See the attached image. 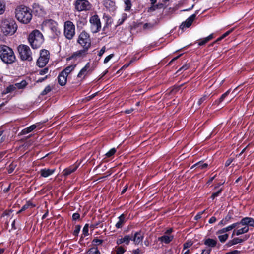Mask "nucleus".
<instances>
[{
    "label": "nucleus",
    "instance_id": "nucleus-17",
    "mask_svg": "<svg viewBox=\"0 0 254 254\" xmlns=\"http://www.w3.org/2000/svg\"><path fill=\"white\" fill-rule=\"evenodd\" d=\"M90 67V64L88 63L86 65L80 70V71L78 74L77 77L80 78L82 76H85L87 74L88 72L89 71L88 70Z\"/></svg>",
    "mask_w": 254,
    "mask_h": 254
},
{
    "label": "nucleus",
    "instance_id": "nucleus-15",
    "mask_svg": "<svg viewBox=\"0 0 254 254\" xmlns=\"http://www.w3.org/2000/svg\"><path fill=\"white\" fill-rule=\"evenodd\" d=\"M49 60V58L40 56L37 60V65L40 67H43L48 63Z\"/></svg>",
    "mask_w": 254,
    "mask_h": 254
},
{
    "label": "nucleus",
    "instance_id": "nucleus-11",
    "mask_svg": "<svg viewBox=\"0 0 254 254\" xmlns=\"http://www.w3.org/2000/svg\"><path fill=\"white\" fill-rule=\"evenodd\" d=\"M132 237V241H133L135 245H138L143 240L144 236L143 233L141 231L136 232L133 235H131Z\"/></svg>",
    "mask_w": 254,
    "mask_h": 254
},
{
    "label": "nucleus",
    "instance_id": "nucleus-62",
    "mask_svg": "<svg viewBox=\"0 0 254 254\" xmlns=\"http://www.w3.org/2000/svg\"><path fill=\"white\" fill-rule=\"evenodd\" d=\"M211 251V249L208 250H203L201 254H209Z\"/></svg>",
    "mask_w": 254,
    "mask_h": 254
},
{
    "label": "nucleus",
    "instance_id": "nucleus-7",
    "mask_svg": "<svg viewBox=\"0 0 254 254\" xmlns=\"http://www.w3.org/2000/svg\"><path fill=\"white\" fill-rule=\"evenodd\" d=\"M64 34L68 40L72 39L75 35V26L72 22L67 21L65 22Z\"/></svg>",
    "mask_w": 254,
    "mask_h": 254
},
{
    "label": "nucleus",
    "instance_id": "nucleus-56",
    "mask_svg": "<svg viewBox=\"0 0 254 254\" xmlns=\"http://www.w3.org/2000/svg\"><path fill=\"white\" fill-rule=\"evenodd\" d=\"M192 245V243L191 242H186L184 244V249H187L188 248L190 247Z\"/></svg>",
    "mask_w": 254,
    "mask_h": 254
},
{
    "label": "nucleus",
    "instance_id": "nucleus-38",
    "mask_svg": "<svg viewBox=\"0 0 254 254\" xmlns=\"http://www.w3.org/2000/svg\"><path fill=\"white\" fill-rule=\"evenodd\" d=\"M51 88L49 85H48L46 87L44 90L42 92L41 95L44 96L46 95L47 93L50 92L51 91Z\"/></svg>",
    "mask_w": 254,
    "mask_h": 254
},
{
    "label": "nucleus",
    "instance_id": "nucleus-50",
    "mask_svg": "<svg viewBox=\"0 0 254 254\" xmlns=\"http://www.w3.org/2000/svg\"><path fill=\"white\" fill-rule=\"evenodd\" d=\"M87 51V50H85V49L84 48V50H80L75 53L73 56H80L83 53H85Z\"/></svg>",
    "mask_w": 254,
    "mask_h": 254
},
{
    "label": "nucleus",
    "instance_id": "nucleus-10",
    "mask_svg": "<svg viewBox=\"0 0 254 254\" xmlns=\"http://www.w3.org/2000/svg\"><path fill=\"white\" fill-rule=\"evenodd\" d=\"M198 12V11H196L195 14H192L191 16L189 17L185 22H183L181 24V25L180 26V28L182 29H183L185 27H189L192 24V22L196 17V14H197Z\"/></svg>",
    "mask_w": 254,
    "mask_h": 254
},
{
    "label": "nucleus",
    "instance_id": "nucleus-29",
    "mask_svg": "<svg viewBox=\"0 0 254 254\" xmlns=\"http://www.w3.org/2000/svg\"><path fill=\"white\" fill-rule=\"evenodd\" d=\"M208 166V164L207 163L202 164L201 162H199L194 165H193L191 167V169H193L195 167H197V168H200L201 169H204L206 168Z\"/></svg>",
    "mask_w": 254,
    "mask_h": 254
},
{
    "label": "nucleus",
    "instance_id": "nucleus-31",
    "mask_svg": "<svg viewBox=\"0 0 254 254\" xmlns=\"http://www.w3.org/2000/svg\"><path fill=\"white\" fill-rule=\"evenodd\" d=\"M16 85H10L8 87H7L5 90V91H4L3 92V94H7V93H10V92H12L14 91H15L16 89Z\"/></svg>",
    "mask_w": 254,
    "mask_h": 254
},
{
    "label": "nucleus",
    "instance_id": "nucleus-1",
    "mask_svg": "<svg viewBox=\"0 0 254 254\" xmlns=\"http://www.w3.org/2000/svg\"><path fill=\"white\" fill-rule=\"evenodd\" d=\"M15 13L17 19L22 23L28 24L32 19L31 10L26 6L22 5L17 6L15 9Z\"/></svg>",
    "mask_w": 254,
    "mask_h": 254
},
{
    "label": "nucleus",
    "instance_id": "nucleus-35",
    "mask_svg": "<svg viewBox=\"0 0 254 254\" xmlns=\"http://www.w3.org/2000/svg\"><path fill=\"white\" fill-rule=\"evenodd\" d=\"M86 22H87V21L84 18H80L77 21V27H80L82 28V27L83 25H84L86 23Z\"/></svg>",
    "mask_w": 254,
    "mask_h": 254
},
{
    "label": "nucleus",
    "instance_id": "nucleus-20",
    "mask_svg": "<svg viewBox=\"0 0 254 254\" xmlns=\"http://www.w3.org/2000/svg\"><path fill=\"white\" fill-rule=\"evenodd\" d=\"M173 239V236H168L167 235H163L158 238V240L166 244L169 243Z\"/></svg>",
    "mask_w": 254,
    "mask_h": 254
},
{
    "label": "nucleus",
    "instance_id": "nucleus-52",
    "mask_svg": "<svg viewBox=\"0 0 254 254\" xmlns=\"http://www.w3.org/2000/svg\"><path fill=\"white\" fill-rule=\"evenodd\" d=\"M189 67V65L188 64H186L184 65L183 66H182L177 71V73H179L182 70H185L187 69Z\"/></svg>",
    "mask_w": 254,
    "mask_h": 254
},
{
    "label": "nucleus",
    "instance_id": "nucleus-13",
    "mask_svg": "<svg viewBox=\"0 0 254 254\" xmlns=\"http://www.w3.org/2000/svg\"><path fill=\"white\" fill-rule=\"evenodd\" d=\"M103 4L109 10L113 11L115 9V3L111 0H104Z\"/></svg>",
    "mask_w": 254,
    "mask_h": 254
},
{
    "label": "nucleus",
    "instance_id": "nucleus-44",
    "mask_svg": "<svg viewBox=\"0 0 254 254\" xmlns=\"http://www.w3.org/2000/svg\"><path fill=\"white\" fill-rule=\"evenodd\" d=\"M230 230H231V229H230V227L229 226H228V227H227L226 228H223V229L219 230L218 231V233H219V234H222V233H225L226 232H228L229 231H230Z\"/></svg>",
    "mask_w": 254,
    "mask_h": 254
},
{
    "label": "nucleus",
    "instance_id": "nucleus-58",
    "mask_svg": "<svg viewBox=\"0 0 254 254\" xmlns=\"http://www.w3.org/2000/svg\"><path fill=\"white\" fill-rule=\"evenodd\" d=\"M233 161V159L230 158L228 159L226 162H225V167H227L230 165V164Z\"/></svg>",
    "mask_w": 254,
    "mask_h": 254
},
{
    "label": "nucleus",
    "instance_id": "nucleus-51",
    "mask_svg": "<svg viewBox=\"0 0 254 254\" xmlns=\"http://www.w3.org/2000/svg\"><path fill=\"white\" fill-rule=\"evenodd\" d=\"M113 57H114V54H111L108 55L105 58L104 63L105 64L107 63L110 61V60L111 58H112Z\"/></svg>",
    "mask_w": 254,
    "mask_h": 254
},
{
    "label": "nucleus",
    "instance_id": "nucleus-21",
    "mask_svg": "<svg viewBox=\"0 0 254 254\" xmlns=\"http://www.w3.org/2000/svg\"><path fill=\"white\" fill-rule=\"evenodd\" d=\"M77 167L78 166H76L75 167H69L64 169L63 171V175L67 176L70 175V174L74 172L77 169Z\"/></svg>",
    "mask_w": 254,
    "mask_h": 254
},
{
    "label": "nucleus",
    "instance_id": "nucleus-5",
    "mask_svg": "<svg viewBox=\"0 0 254 254\" xmlns=\"http://www.w3.org/2000/svg\"><path fill=\"white\" fill-rule=\"evenodd\" d=\"M17 49L22 60L29 62L32 61V53L29 46L20 45L18 47Z\"/></svg>",
    "mask_w": 254,
    "mask_h": 254
},
{
    "label": "nucleus",
    "instance_id": "nucleus-32",
    "mask_svg": "<svg viewBox=\"0 0 254 254\" xmlns=\"http://www.w3.org/2000/svg\"><path fill=\"white\" fill-rule=\"evenodd\" d=\"M86 254H100L99 251L97 248H90L87 252Z\"/></svg>",
    "mask_w": 254,
    "mask_h": 254
},
{
    "label": "nucleus",
    "instance_id": "nucleus-3",
    "mask_svg": "<svg viewBox=\"0 0 254 254\" xmlns=\"http://www.w3.org/2000/svg\"><path fill=\"white\" fill-rule=\"evenodd\" d=\"M28 41L33 49H38L41 47L44 42L42 33L37 30L33 31L29 35Z\"/></svg>",
    "mask_w": 254,
    "mask_h": 254
},
{
    "label": "nucleus",
    "instance_id": "nucleus-42",
    "mask_svg": "<svg viewBox=\"0 0 254 254\" xmlns=\"http://www.w3.org/2000/svg\"><path fill=\"white\" fill-rule=\"evenodd\" d=\"M81 227L80 225H78L75 226V230L73 231V235L75 236H77L79 231L80 230Z\"/></svg>",
    "mask_w": 254,
    "mask_h": 254
},
{
    "label": "nucleus",
    "instance_id": "nucleus-14",
    "mask_svg": "<svg viewBox=\"0 0 254 254\" xmlns=\"http://www.w3.org/2000/svg\"><path fill=\"white\" fill-rule=\"evenodd\" d=\"M67 76L61 71L58 77L59 84L62 86L65 85L67 82Z\"/></svg>",
    "mask_w": 254,
    "mask_h": 254
},
{
    "label": "nucleus",
    "instance_id": "nucleus-19",
    "mask_svg": "<svg viewBox=\"0 0 254 254\" xmlns=\"http://www.w3.org/2000/svg\"><path fill=\"white\" fill-rule=\"evenodd\" d=\"M232 218V214L231 212H229L227 215L219 223V225H226L230 219Z\"/></svg>",
    "mask_w": 254,
    "mask_h": 254
},
{
    "label": "nucleus",
    "instance_id": "nucleus-57",
    "mask_svg": "<svg viewBox=\"0 0 254 254\" xmlns=\"http://www.w3.org/2000/svg\"><path fill=\"white\" fill-rule=\"evenodd\" d=\"M133 254H140L143 253V252L139 249H137L136 250H134L132 251Z\"/></svg>",
    "mask_w": 254,
    "mask_h": 254
},
{
    "label": "nucleus",
    "instance_id": "nucleus-26",
    "mask_svg": "<svg viewBox=\"0 0 254 254\" xmlns=\"http://www.w3.org/2000/svg\"><path fill=\"white\" fill-rule=\"evenodd\" d=\"M36 127V126L35 125H32L29 127H28L22 130L21 132V134L23 135L26 134L27 133H29L31 132L32 131H33L34 129H35Z\"/></svg>",
    "mask_w": 254,
    "mask_h": 254
},
{
    "label": "nucleus",
    "instance_id": "nucleus-24",
    "mask_svg": "<svg viewBox=\"0 0 254 254\" xmlns=\"http://www.w3.org/2000/svg\"><path fill=\"white\" fill-rule=\"evenodd\" d=\"M213 38V34H211L207 37L201 39L200 41L198 43V45L202 46L207 43L209 41L212 39Z\"/></svg>",
    "mask_w": 254,
    "mask_h": 254
},
{
    "label": "nucleus",
    "instance_id": "nucleus-25",
    "mask_svg": "<svg viewBox=\"0 0 254 254\" xmlns=\"http://www.w3.org/2000/svg\"><path fill=\"white\" fill-rule=\"evenodd\" d=\"M243 242H244V240H242L239 238H235L232 240L229 241L227 243V245L228 246H232L234 245L237 244L238 243H240Z\"/></svg>",
    "mask_w": 254,
    "mask_h": 254
},
{
    "label": "nucleus",
    "instance_id": "nucleus-60",
    "mask_svg": "<svg viewBox=\"0 0 254 254\" xmlns=\"http://www.w3.org/2000/svg\"><path fill=\"white\" fill-rule=\"evenodd\" d=\"M233 30V29H231V30L227 31L226 32H225L224 34H223L222 36V38H224L225 37H226V36H227L230 33H231Z\"/></svg>",
    "mask_w": 254,
    "mask_h": 254
},
{
    "label": "nucleus",
    "instance_id": "nucleus-4",
    "mask_svg": "<svg viewBox=\"0 0 254 254\" xmlns=\"http://www.w3.org/2000/svg\"><path fill=\"white\" fill-rule=\"evenodd\" d=\"M1 31L5 36L13 35L16 31L17 26L13 20H5L1 25Z\"/></svg>",
    "mask_w": 254,
    "mask_h": 254
},
{
    "label": "nucleus",
    "instance_id": "nucleus-16",
    "mask_svg": "<svg viewBox=\"0 0 254 254\" xmlns=\"http://www.w3.org/2000/svg\"><path fill=\"white\" fill-rule=\"evenodd\" d=\"M55 172V169H43L40 171L41 176L43 177H47L53 174Z\"/></svg>",
    "mask_w": 254,
    "mask_h": 254
},
{
    "label": "nucleus",
    "instance_id": "nucleus-53",
    "mask_svg": "<svg viewBox=\"0 0 254 254\" xmlns=\"http://www.w3.org/2000/svg\"><path fill=\"white\" fill-rule=\"evenodd\" d=\"M72 217L73 220L76 221L80 218V214L78 213H74Z\"/></svg>",
    "mask_w": 254,
    "mask_h": 254
},
{
    "label": "nucleus",
    "instance_id": "nucleus-49",
    "mask_svg": "<svg viewBox=\"0 0 254 254\" xmlns=\"http://www.w3.org/2000/svg\"><path fill=\"white\" fill-rule=\"evenodd\" d=\"M222 189H220L219 190H218L217 192L213 193L211 197L212 199H214L216 197H217L219 194L221 192Z\"/></svg>",
    "mask_w": 254,
    "mask_h": 254
},
{
    "label": "nucleus",
    "instance_id": "nucleus-18",
    "mask_svg": "<svg viewBox=\"0 0 254 254\" xmlns=\"http://www.w3.org/2000/svg\"><path fill=\"white\" fill-rule=\"evenodd\" d=\"M204 244L210 248H213L216 246L217 241L213 239L208 238L204 240Z\"/></svg>",
    "mask_w": 254,
    "mask_h": 254
},
{
    "label": "nucleus",
    "instance_id": "nucleus-34",
    "mask_svg": "<svg viewBox=\"0 0 254 254\" xmlns=\"http://www.w3.org/2000/svg\"><path fill=\"white\" fill-rule=\"evenodd\" d=\"M209 96L207 95H203L201 98H200L197 102V105L198 106L201 105L203 102L206 101L208 98Z\"/></svg>",
    "mask_w": 254,
    "mask_h": 254
},
{
    "label": "nucleus",
    "instance_id": "nucleus-22",
    "mask_svg": "<svg viewBox=\"0 0 254 254\" xmlns=\"http://www.w3.org/2000/svg\"><path fill=\"white\" fill-rule=\"evenodd\" d=\"M119 221L116 224V227L117 228H121L123 226V224L125 222V216L124 214H122L119 217Z\"/></svg>",
    "mask_w": 254,
    "mask_h": 254
},
{
    "label": "nucleus",
    "instance_id": "nucleus-54",
    "mask_svg": "<svg viewBox=\"0 0 254 254\" xmlns=\"http://www.w3.org/2000/svg\"><path fill=\"white\" fill-rule=\"evenodd\" d=\"M5 11V5L0 1V14H2Z\"/></svg>",
    "mask_w": 254,
    "mask_h": 254
},
{
    "label": "nucleus",
    "instance_id": "nucleus-46",
    "mask_svg": "<svg viewBox=\"0 0 254 254\" xmlns=\"http://www.w3.org/2000/svg\"><path fill=\"white\" fill-rule=\"evenodd\" d=\"M15 85L17 86L18 88H22L26 85V81H23L21 83L16 84Z\"/></svg>",
    "mask_w": 254,
    "mask_h": 254
},
{
    "label": "nucleus",
    "instance_id": "nucleus-47",
    "mask_svg": "<svg viewBox=\"0 0 254 254\" xmlns=\"http://www.w3.org/2000/svg\"><path fill=\"white\" fill-rule=\"evenodd\" d=\"M103 242V240L95 239L93 240V243L95 245H99L101 244Z\"/></svg>",
    "mask_w": 254,
    "mask_h": 254
},
{
    "label": "nucleus",
    "instance_id": "nucleus-43",
    "mask_svg": "<svg viewBox=\"0 0 254 254\" xmlns=\"http://www.w3.org/2000/svg\"><path fill=\"white\" fill-rule=\"evenodd\" d=\"M30 206H31L32 207H33L34 206L32 205L31 203L30 202H28L26 204H25L23 207L21 208V211H25L27 208H29Z\"/></svg>",
    "mask_w": 254,
    "mask_h": 254
},
{
    "label": "nucleus",
    "instance_id": "nucleus-63",
    "mask_svg": "<svg viewBox=\"0 0 254 254\" xmlns=\"http://www.w3.org/2000/svg\"><path fill=\"white\" fill-rule=\"evenodd\" d=\"M216 218L215 217L213 216V217H212L209 219V223L210 224H212V223H214L215 222H216Z\"/></svg>",
    "mask_w": 254,
    "mask_h": 254
},
{
    "label": "nucleus",
    "instance_id": "nucleus-33",
    "mask_svg": "<svg viewBox=\"0 0 254 254\" xmlns=\"http://www.w3.org/2000/svg\"><path fill=\"white\" fill-rule=\"evenodd\" d=\"M132 237L131 235H126L122 238L123 243H125L127 245H128L130 240H132Z\"/></svg>",
    "mask_w": 254,
    "mask_h": 254
},
{
    "label": "nucleus",
    "instance_id": "nucleus-45",
    "mask_svg": "<svg viewBox=\"0 0 254 254\" xmlns=\"http://www.w3.org/2000/svg\"><path fill=\"white\" fill-rule=\"evenodd\" d=\"M125 252V250L122 247H118L117 248V254H123Z\"/></svg>",
    "mask_w": 254,
    "mask_h": 254
},
{
    "label": "nucleus",
    "instance_id": "nucleus-48",
    "mask_svg": "<svg viewBox=\"0 0 254 254\" xmlns=\"http://www.w3.org/2000/svg\"><path fill=\"white\" fill-rule=\"evenodd\" d=\"M241 225V223H240V222H239L233 223L231 225L229 226V227H230V229L231 230L233 228H235L236 227H237V228H239L240 227Z\"/></svg>",
    "mask_w": 254,
    "mask_h": 254
},
{
    "label": "nucleus",
    "instance_id": "nucleus-37",
    "mask_svg": "<svg viewBox=\"0 0 254 254\" xmlns=\"http://www.w3.org/2000/svg\"><path fill=\"white\" fill-rule=\"evenodd\" d=\"M220 241L222 243L225 242L228 238V235L227 234L220 235L218 236Z\"/></svg>",
    "mask_w": 254,
    "mask_h": 254
},
{
    "label": "nucleus",
    "instance_id": "nucleus-64",
    "mask_svg": "<svg viewBox=\"0 0 254 254\" xmlns=\"http://www.w3.org/2000/svg\"><path fill=\"white\" fill-rule=\"evenodd\" d=\"M239 253H240V251H239L238 250H234V251H233L232 252L227 253L226 254H239Z\"/></svg>",
    "mask_w": 254,
    "mask_h": 254
},
{
    "label": "nucleus",
    "instance_id": "nucleus-27",
    "mask_svg": "<svg viewBox=\"0 0 254 254\" xmlns=\"http://www.w3.org/2000/svg\"><path fill=\"white\" fill-rule=\"evenodd\" d=\"M76 65H71L66 67L62 72L65 75L68 76V75L75 68Z\"/></svg>",
    "mask_w": 254,
    "mask_h": 254
},
{
    "label": "nucleus",
    "instance_id": "nucleus-41",
    "mask_svg": "<svg viewBox=\"0 0 254 254\" xmlns=\"http://www.w3.org/2000/svg\"><path fill=\"white\" fill-rule=\"evenodd\" d=\"M49 71V68L48 67H45L44 69H42L40 70H39V74L41 75H43L46 74H47Z\"/></svg>",
    "mask_w": 254,
    "mask_h": 254
},
{
    "label": "nucleus",
    "instance_id": "nucleus-55",
    "mask_svg": "<svg viewBox=\"0 0 254 254\" xmlns=\"http://www.w3.org/2000/svg\"><path fill=\"white\" fill-rule=\"evenodd\" d=\"M105 49H106V48L105 46L101 48V49L100 50L99 54H98L99 56L101 57L103 55V54L105 52Z\"/></svg>",
    "mask_w": 254,
    "mask_h": 254
},
{
    "label": "nucleus",
    "instance_id": "nucleus-39",
    "mask_svg": "<svg viewBox=\"0 0 254 254\" xmlns=\"http://www.w3.org/2000/svg\"><path fill=\"white\" fill-rule=\"evenodd\" d=\"M116 149L115 148H112L106 153V156L108 157H110L114 155Z\"/></svg>",
    "mask_w": 254,
    "mask_h": 254
},
{
    "label": "nucleus",
    "instance_id": "nucleus-59",
    "mask_svg": "<svg viewBox=\"0 0 254 254\" xmlns=\"http://www.w3.org/2000/svg\"><path fill=\"white\" fill-rule=\"evenodd\" d=\"M204 211L200 212L198 214H197L195 216V218H194L195 220H197L199 219L201 217V215L204 213Z\"/></svg>",
    "mask_w": 254,
    "mask_h": 254
},
{
    "label": "nucleus",
    "instance_id": "nucleus-12",
    "mask_svg": "<svg viewBox=\"0 0 254 254\" xmlns=\"http://www.w3.org/2000/svg\"><path fill=\"white\" fill-rule=\"evenodd\" d=\"M241 225H245L254 227V220L251 217H245L240 221Z\"/></svg>",
    "mask_w": 254,
    "mask_h": 254
},
{
    "label": "nucleus",
    "instance_id": "nucleus-40",
    "mask_svg": "<svg viewBox=\"0 0 254 254\" xmlns=\"http://www.w3.org/2000/svg\"><path fill=\"white\" fill-rule=\"evenodd\" d=\"M88 228H89V225L88 224H86L83 229V234L84 236H87L88 235Z\"/></svg>",
    "mask_w": 254,
    "mask_h": 254
},
{
    "label": "nucleus",
    "instance_id": "nucleus-36",
    "mask_svg": "<svg viewBox=\"0 0 254 254\" xmlns=\"http://www.w3.org/2000/svg\"><path fill=\"white\" fill-rule=\"evenodd\" d=\"M49 52L48 50L43 49L41 51L40 56L49 58Z\"/></svg>",
    "mask_w": 254,
    "mask_h": 254
},
{
    "label": "nucleus",
    "instance_id": "nucleus-2",
    "mask_svg": "<svg viewBox=\"0 0 254 254\" xmlns=\"http://www.w3.org/2000/svg\"><path fill=\"white\" fill-rule=\"evenodd\" d=\"M0 58L7 64L13 63L16 59L12 49L6 45L0 46Z\"/></svg>",
    "mask_w": 254,
    "mask_h": 254
},
{
    "label": "nucleus",
    "instance_id": "nucleus-61",
    "mask_svg": "<svg viewBox=\"0 0 254 254\" xmlns=\"http://www.w3.org/2000/svg\"><path fill=\"white\" fill-rule=\"evenodd\" d=\"M14 168H15V166L13 165V164H11L10 166H9V168L8 169V173H11L14 169Z\"/></svg>",
    "mask_w": 254,
    "mask_h": 254
},
{
    "label": "nucleus",
    "instance_id": "nucleus-30",
    "mask_svg": "<svg viewBox=\"0 0 254 254\" xmlns=\"http://www.w3.org/2000/svg\"><path fill=\"white\" fill-rule=\"evenodd\" d=\"M124 1L126 5L125 10L126 11H129L132 6L131 0H124Z\"/></svg>",
    "mask_w": 254,
    "mask_h": 254
},
{
    "label": "nucleus",
    "instance_id": "nucleus-8",
    "mask_svg": "<svg viewBox=\"0 0 254 254\" xmlns=\"http://www.w3.org/2000/svg\"><path fill=\"white\" fill-rule=\"evenodd\" d=\"M90 23H91V29L93 33H97L100 31L101 24L97 15L91 16L90 19Z\"/></svg>",
    "mask_w": 254,
    "mask_h": 254
},
{
    "label": "nucleus",
    "instance_id": "nucleus-23",
    "mask_svg": "<svg viewBox=\"0 0 254 254\" xmlns=\"http://www.w3.org/2000/svg\"><path fill=\"white\" fill-rule=\"evenodd\" d=\"M230 92V89L228 90L225 93L221 95L220 98L215 102V104L219 105L221 104L225 100V98L228 95Z\"/></svg>",
    "mask_w": 254,
    "mask_h": 254
},
{
    "label": "nucleus",
    "instance_id": "nucleus-6",
    "mask_svg": "<svg viewBox=\"0 0 254 254\" xmlns=\"http://www.w3.org/2000/svg\"><path fill=\"white\" fill-rule=\"evenodd\" d=\"M78 42L87 50L91 46V39L89 34L85 31H83L79 35Z\"/></svg>",
    "mask_w": 254,
    "mask_h": 254
},
{
    "label": "nucleus",
    "instance_id": "nucleus-28",
    "mask_svg": "<svg viewBox=\"0 0 254 254\" xmlns=\"http://www.w3.org/2000/svg\"><path fill=\"white\" fill-rule=\"evenodd\" d=\"M249 230V227L248 226L245 225V226L243 227V228L238 229L236 232V235L238 236L241 234L246 233L248 232Z\"/></svg>",
    "mask_w": 254,
    "mask_h": 254
},
{
    "label": "nucleus",
    "instance_id": "nucleus-9",
    "mask_svg": "<svg viewBox=\"0 0 254 254\" xmlns=\"http://www.w3.org/2000/svg\"><path fill=\"white\" fill-rule=\"evenodd\" d=\"M75 9L78 11L88 10L91 8L89 2L85 0H77L75 3Z\"/></svg>",
    "mask_w": 254,
    "mask_h": 254
}]
</instances>
